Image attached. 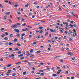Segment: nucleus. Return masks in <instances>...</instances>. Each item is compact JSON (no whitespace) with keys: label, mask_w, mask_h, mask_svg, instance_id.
<instances>
[{"label":"nucleus","mask_w":79,"mask_h":79,"mask_svg":"<svg viewBox=\"0 0 79 79\" xmlns=\"http://www.w3.org/2000/svg\"><path fill=\"white\" fill-rule=\"evenodd\" d=\"M8 42H6V43H5V45H8Z\"/></svg>","instance_id":"obj_47"},{"label":"nucleus","mask_w":79,"mask_h":79,"mask_svg":"<svg viewBox=\"0 0 79 79\" xmlns=\"http://www.w3.org/2000/svg\"><path fill=\"white\" fill-rule=\"evenodd\" d=\"M73 26V27H76V24H74Z\"/></svg>","instance_id":"obj_59"},{"label":"nucleus","mask_w":79,"mask_h":79,"mask_svg":"<svg viewBox=\"0 0 79 79\" xmlns=\"http://www.w3.org/2000/svg\"><path fill=\"white\" fill-rule=\"evenodd\" d=\"M51 69L52 71H53V69H54V67H52L51 68Z\"/></svg>","instance_id":"obj_40"},{"label":"nucleus","mask_w":79,"mask_h":79,"mask_svg":"<svg viewBox=\"0 0 79 79\" xmlns=\"http://www.w3.org/2000/svg\"><path fill=\"white\" fill-rule=\"evenodd\" d=\"M59 11H61L62 10L61 9V8H59Z\"/></svg>","instance_id":"obj_60"},{"label":"nucleus","mask_w":79,"mask_h":79,"mask_svg":"<svg viewBox=\"0 0 79 79\" xmlns=\"http://www.w3.org/2000/svg\"><path fill=\"white\" fill-rule=\"evenodd\" d=\"M15 50H17V51H18L19 50V49L17 48H15L14 49Z\"/></svg>","instance_id":"obj_34"},{"label":"nucleus","mask_w":79,"mask_h":79,"mask_svg":"<svg viewBox=\"0 0 79 79\" xmlns=\"http://www.w3.org/2000/svg\"><path fill=\"white\" fill-rule=\"evenodd\" d=\"M33 52V49H31L30 50V53H32Z\"/></svg>","instance_id":"obj_29"},{"label":"nucleus","mask_w":79,"mask_h":79,"mask_svg":"<svg viewBox=\"0 0 79 79\" xmlns=\"http://www.w3.org/2000/svg\"><path fill=\"white\" fill-rule=\"evenodd\" d=\"M53 32L55 33L56 32V30L55 29H54L53 30Z\"/></svg>","instance_id":"obj_23"},{"label":"nucleus","mask_w":79,"mask_h":79,"mask_svg":"<svg viewBox=\"0 0 79 79\" xmlns=\"http://www.w3.org/2000/svg\"><path fill=\"white\" fill-rule=\"evenodd\" d=\"M45 75V73H42L40 75L41 76H44Z\"/></svg>","instance_id":"obj_8"},{"label":"nucleus","mask_w":79,"mask_h":79,"mask_svg":"<svg viewBox=\"0 0 79 79\" xmlns=\"http://www.w3.org/2000/svg\"><path fill=\"white\" fill-rule=\"evenodd\" d=\"M58 40H61L62 39V37H60L58 38Z\"/></svg>","instance_id":"obj_35"},{"label":"nucleus","mask_w":79,"mask_h":79,"mask_svg":"<svg viewBox=\"0 0 79 79\" xmlns=\"http://www.w3.org/2000/svg\"><path fill=\"white\" fill-rule=\"evenodd\" d=\"M21 38L22 40H23V39H24V37H23V36H21Z\"/></svg>","instance_id":"obj_58"},{"label":"nucleus","mask_w":79,"mask_h":79,"mask_svg":"<svg viewBox=\"0 0 79 79\" xmlns=\"http://www.w3.org/2000/svg\"><path fill=\"white\" fill-rule=\"evenodd\" d=\"M16 36H17V37H21V35H20L19 34H18V35H17Z\"/></svg>","instance_id":"obj_57"},{"label":"nucleus","mask_w":79,"mask_h":79,"mask_svg":"<svg viewBox=\"0 0 79 79\" xmlns=\"http://www.w3.org/2000/svg\"><path fill=\"white\" fill-rule=\"evenodd\" d=\"M8 21H9V22H11V23L12 22V21L10 19H8Z\"/></svg>","instance_id":"obj_33"},{"label":"nucleus","mask_w":79,"mask_h":79,"mask_svg":"<svg viewBox=\"0 0 79 79\" xmlns=\"http://www.w3.org/2000/svg\"><path fill=\"white\" fill-rule=\"evenodd\" d=\"M14 31H15L17 33H19L20 31H19V30L18 29H15L14 30Z\"/></svg>","instance_id":"obj_2"},{"label":"nucleus","mask_w":79,"mask_h":79,"mask_svg":"<svg viewBox=\"0 0 79 79\" xmlns=\"http://www.w3.org/2000/svg\"><path fill=\"white\" fill-rule=\"evenodd\" d=\"M8 44L9 45H13V43L9 42Z\"/></svg>","instance_id":"obj_14"},{"label":"nucleus","mask_w":79,"mask_h":79,"mask_svg":"<svg viewBox=\"0 0 79 79\" xmlns=\"http://www.w3.org/2000/svg\"><path fill=\"white\" fill-rule=\"evenodd\" d=\"M24 57H22V58H20V60H24Z\"/></svg>","instance_id":"obj_26"},{"label":"nucleus","mask_w":79,"mask_h":79,"mask_svg":"<svg viewBox=\"0 0 79 79\" xmlns=\"http://www.w3.org/2000/svg\"><path fill=\"white\" fill-rule=\"evenodd\" d=\"M23 74V75H25L26 74V72H24Z\"/></svg>","instance_id":"obj_27"},{"label":"nucleus","mask_w":79,"mask_h":79,"mask_svg":"<svg viewBox=\"0 0 79 79\" xmlns=\"http://www.w3.org/2000/svg\"><path fill=\"white\" fill-rule=\"evenodd\" d=\"M39 29H43V27H39Z\"/></svg>","instance_id":"obj_36"},{"label":"nucleus","mask_w":79,"mask_h":79,"mask_svg":"<svg viewBox=\"0 0 79 79\" xmlns=\"http://www.w3.org/2000/svg\"><path fill=\"white\" fill-rule=\"evenodd\" d=\"M34 5H37V4H38V3H37V2H35L34 3Z\"/></svg>","instance_id":"obj_42"},{"label":"nucleus","mask_w":79,"mask_h":79,"mask_svg":"<svg viewBox=\"0 0 79 79\" xmlns=\"http://www.w3.org/2000/svg\"><path fill=\"white\" fill-rule=\"evenodd\" d=\"M52 76H54V77H56L57 75L56 74H53Z\"/></svg>","instance_id":"obj_28"},{"label":"nucleus","mask_w":79,"mask_h":79,"mask_svg":"<svg viewBox=\"0 0 79 79\" xmlns=\"http://www.w3.org/2000/svg\"><path fill=\"white\" fill-rule=\"evenodd\" d=\"M23 56V54H20V55H19L18 56H19V57H21Z\"/></svg>","instance_id":"obj_15"},{"label":"nucleus","mask_w":79,"mask_h":79,"mask_svg":"<svg viewBox=\"0 0 79 79\" xmlns=\"http://www.w3.org/2000/svg\"><path fill=\"white\" fill-rule=\"evenodd\" d=\"M48 35V32H46V34H44V36H46V35Z\"/></svg>","instance_id":"obj_13"},{"label":"nucleus","mask_w":79,"mask_h":79,"mask_svg":"<svg viewBox=\"0 0 79 79\" xmlns=\"http://www.w3.org/2000/svg\"><path fill=\"white\" fill-rule=\"evenodd\" d=\"M11 64H8L7 65V68H10V67H11Z\"/></svg>","instance_id":"obj_16"},{"label":"nucleus","mask_w":79,"mask_h":79,"mask_svg":"<svg viewBox=\"0 0 79 79\" xmlns=\"http://www.w3.org/2000/svg\"><path fill=\"white\" fill-rule=\"evenodd\" d=\"M26 52L27 53V56H30V54H29V52H28V51H26Z\"/></svg>","instance_id":"obj_5"},{"label":"nucleus","mask_w":79,"mask_h":79,"mask_svg":"<svg viewBox=\"0 0 79 79\" xmlns=\"http://www.w3.org/2000/svg\"><path fill=\"white\" fill-rule=\"evenodd\" d=\"M22 35V37H23V36H24V35H25V34H22V35Z\"/></svg>","instance_id":"obj_49"},{"label":"nucleus","mask_w":79,"mask_h":79,"mask_svg":"<svg viewBox=\"0 0 79 79\" xmlns=\"http://www.w3.org/2000/svg\"><path fill=\"white\" fill-rule=\"evenodd\" d=\"M5 34H4V33L2 34V35H1V37H2V38H4V37H5Z\"/></svg>","instance_id":"obj_11"},{"label":"nucleus","mask_w":79,"mask_h":79,"mask_svg":"<svg viewBox=\"0 0 79 79\" xmlns=\"http://www.w3.org/2000/svg\"><path fill=\"white\" fill-rule=\"evenodd\" d=\"M58 57H60V56H56L54 58V59H55V58H58Z\"/></svg>","instance_id":"obj_43"},{"label":"nucleus","mask_w":79,"mask_h":79,"mask_svg":"<svg viewBox=\"0 0 79 79\" xmlns=\"http://www.w3.org/2000/svg\"><path fill=\"white\" fill-rule=\"evenodd\" d=\"M72 15L73 16H74V17H76V15L74 14V12H72Z\"/></svg>","instance_id":"obj_9"},{"label":"nucleus","mask_w":79,"mask_h":79,"mask_svg":"<svg viewBox=\"0 0 79 79\" xmlns=\"http://www.w3.org/2000/svg\"><path fill=\"white\" fill-rule=\"evenodd\" d=\"M67 55H69V56H73V53H72L71 52H69L68 53Z\"/></svg>","instance_id":"obj_4"},{"label":"nucleus","mask_w":79,"mask_h":79,"mask_svg":"<svg viewBox=\"0 0 79 79\" xmlns=\"http://www.w3.org/2000/svg\"><path fill=\"white\" fill-rule=\"evenodd\" d=\"M26 26V23H23V24L21 26L22 27H23L24 26Z\"/></svg>","instance_id":"obj_12"},{"label":"nucleus","mask_w":79,"mask_h":79,"mask_svg":"<svg viewBox=\"0 0 79 79\" xmlns=\"http://www.w3.org/2000/svg\"><path fill=\"white\" fill-rule=\"evenodd\" d=\"M74 77H71V79H74Z\"/></svg>","instance_id":"obj_64"},{"label":"nucleus","mask_w":79,"mask_h":79,"mask_svg":"<svg viewBox=\"0 0 79 79\" xmlns=\"http://www.w3.org/2000/svg\"><path fill=\"white\" fill-rule=\"evenodd\" d=\"M10 12H7L5 13L6 15H10Z\"/></svg>","instance_id":"obj_6"},{"label":"nucleus","mask_w":79,"mask_h":79,"mask_svg":"<svg viewBox=\"0 0 79 79\" xmlns=\"http://www.w3.org/2000/svg\"><path fill=\"white\" fill-rule=\"evenodd\" d=\"M73 31L74 32H75V33H76V31L74 29L73 30Z\"/></svg>","instance_id":"obj_44"},{"label":"nucleus","mask_w":79,"mask_h":79,"mask_svg":"<svg viewBox=\"0 0 79 79\" xmlns=\"http://www.w3.org/2000/svg\"><path fill=\"white\" fill-rule=\"evenodd\" d=\"M9 35L11 38H12V37H13V34H10Z\"/></svg>","instance_id":"obj_17"},{"label":"nucleus","mask_w":79,"mask_h":79,"mask_svg":"<svg viewBox=\"0 0 79 79\" xmlns=\"http://www.w3.org/2000/svg\"><path fill=\"white\" fill-rule=\"evenodd\" d=\"M11 56L12 57H14V56H15V55H14L13 54H12L11 55Z\"/></svg>","instance_id":"obj_51"},{"label":"nucleus","mask_w":79,"mask_h":79,"mask_svg":"<svg viewBox=\"0 0 79 79\" xmlns=\"http://www.w3.org/2000/svg\"><path fill=\"white\" fill-rule=\"evenodd\" d=\"M17 41H18V39H15L14 40V42H17Z\"/></svg>","instance_id":"obj_20"},{"label":"nucleus","mask_w":79,"mask_h":79,"mask_svg":"<svg viewBox=\"0 0 79 79\" xmlns=\"http://www.w3.org/2000/svg\"><path fill=\"white\" fill-rule=\"evenodd\" d=\"M60 63H62V62H63V59L60 60Z\"/></svg>","instance_id":"obj_30"},{"label":"nucleus","mask_w":79,"mask_h":79,"mask_svg":"<svg viewBox=\"0 0 79 79\" xmlns=\"http://www.w3.org/2000/svg\"><path fill=\"white\" fill-rule=\"evenodd\" d=\"M50 31L52 32H53V30L52 29H50Z\"/></svg>","instance_id":"obj_37"},{"label":"nucleus","mask_w":79,"mask_h":79,"mask_svg":"<svg viewBox=\"0 0 79 79\" xmlns=\"http://www.w3.org/2000/svg\"><path fill=\"white\" fill-rule=\"evenodd\" d=\"M11 27L12 28H17V27H18V25H16V24H15L14 25L11 26Z\"/></svg>","instance_id":"obj_1"},{"label":"nucleus","mask_w":79,"mask_h":79,"mask_svg":"<svg viewBox=\"0 0 79 79\" xmlns=\"http://www.w3.org/2000/svg\"><path fill=\"white\" fill-rule=\"evenodd\" d=\"M8 71L9 73H10V72H11V69L8 70Z\"/></svg>","instance_id":"obj_56"},{"label":"nucleus","mask_w":79,"mask_h":79,"mask_svg":"<svg viewBox=\"0 0 79 79\" xmlns=\"http://www.w3.org/2000/svg\"><path fill=\"white\" fill-rule=\"evenodd\" d=\"M4 39L5 40H8V37H6L4 38Z\"/></svg>","instance_id":"obj_10"},{"label":"nucleus","mask_w":79,"mask_h":79,"mask_svg":"<svg viewBox=\"0 0 79 79\" xmlns=\"http://www.w3.org/2000/svg\"><path fill=\"white\" fill-rule=\"evenodd\" d=\"M17 45H18V46H19V47H21V45H20V44H19L18 43H17Z\"/></svg>","instance_id":"obj_21"},{"label":"nucleus","mask_w":79,"mask_h":79,"mask_svg":"<svg viewBox=\"0 0 79 79\" xmlns=\"http://www.w3.org/2000/svg\"><path fill=\"white\" fill-rule=\"evenodd\" d=\"M16 74V73H15V74H12V76H16V74Z\"/></svg>","instance_id":"obj_52"},{"label":"nucleus","mask_w":79,"mask_h":79,"mask_svg":"<svg viewBox=\"0 0 79 79\" xmlns=\"http://www.w3.org/2000/svg\"><path fill=\"white\" fill-rule=\"evenodd\" d=\"M17 25H18V26H20L21 25V24L19 23H17Z\"/></svg>","instance_id":"obj_53"},{"label":"nucleus","mask_w":79,"mask_h":79,"mask_svg":"<svg viewBox=\"0 0 79 79\" xmlns=\"http://www.w3.org/2000/svg\"><path fill=\"white\" fill-rule=\"evenodd\" d=\"M9 4H10V5H11V2H10V1H9Z\"/></svg>","instance_id":"obj_46"},{"label":"nucleus","mask_w":79,"mask_h":79,"mask_svg":"<svg viewBox=\"0 0 79 79\" xmlns=\"http://www.w3.org/2000/svg\"><path fill=\"white\" fill-rule=\"evenodd\" d=\"M19 6L18 5H14L15 7H18Z\"/></svg>","instance_id":"obj_32"},{"label":"nucleus","mask_w":79,"mask_h":79,"mask_svg":"<svg viewBox=\"0 0 79 79\" xmlns=\"http://www.w3.org/2000/svg\"><path fill=\"white\" fill-rule=\"evenodd\" d=\"M4 2H6V3H8V1H5Z\"/></svg>","instance_id":"obj_62"},{"label":"nucleus","mask_w":79,"mask_h":79,"mask_svg":"<svg viewBox=\"0 0 79 79\" xmlns=\"http://www.w3.org/2000/svg\"><path fill=\"white\" fill-rule=\"evenodd\" d=\"M36 44H37V42H34L33 43V44H34V45H36Z\"/></svg>","instance_id":"obj_50"},{"label":"nucleus","mask_w":79,"mask_h":79,"mask_svg":"<svg viewBox=\"0 0 79 79\" xmlns=\"http://www.w3.org/2000/svg\"><path fill=\"white\" fill-rule=\"evenodd\" d=\"M36 74H37V75H39V74H40V73H37Z\"/></svg>","instance_id":"obj_54"},{"label":"nucleus","mask_w":79,"mask_h":79,"mask_svg":"<svg viewBox=\"0 0 79 79\" xmlns=\"http://www.w3.org/2000/svg\"><path fill=\"white\" fill-rule=\"evenodd\" d=\"M35 18V16L34 15H32V18Z\"/></svg>","instance_id":"obj_63"},{"label":"nucleus","mask_w":79,"mask_h":79,"mask_svg":"<svg viewBox=\"0 0 79 79\" xmlns=\"http://www.w3.org/2000/svg\"><path fill=\"white\" fill-rule=\"evenodd\" d=\"M33 56H34V55L32 54L31 55V56H30V58H32V57H33Z\"/></svg>","instance_id":"obj_24"},{"label":"nucleus","mask_w":79,"mask_h":79,"mask_svg":"<svg viewBox=\"0 0 79 79\" xmlns=\"http://www.w3.org/2000/svg\"><path fill=\"white\" fill-rule=\"evenodd\" d=\"M72 40V39L71 38H70L69 39V41H71Z\"/></svg>","instance_id":"obj_55"},{"label":"nucleus","mask_w":79,"mask_h":79,"mask_svg":"<svg viewBox=\"0 0 79 79\" xmlns=\"http://www.w3.org/2000/svg\"><path fill=\"white\" fill-rule=\"evenodd\" d=\"M41 52V51H38L36 52V53H37V54H39V53H40Z\"/></svg>","instance_id":"obj_7"},{"label":"nucleus","mask_w":79,"mask_h":79,"mask_svg":"<svg viewBox=\"0 0 79 79\" xmlns=\"http://www.w3.org/2000/svg\"><path fill=\"white\" fill-rule=\"evenodd\" d=\"M17 53L18 54H21V51H18L17 52Z\"/></svg>","instance_id":"obj_25"},{"label":"nucleus","mask_w":79,"mask_h":79,"mask_svg":"<svg viewBox=\"0 0 79 79\" xmlns=\"http://www.w3.org/2000/svg\"><path fill=\"white\" fill-rule=\"evenodd\" d=\"M65 73H66V74H68V73H69L68 71H65Z\"/></svg>","instance_id":"obj_39"},{"label":"nucleus","mask_w":79,"mask_h":79,"mask_svg":"<svg viewBox=\"0 0 79 79\" xmlns=\"http://www.w3.org/2000/svg\"><path fill=\"white\" fill-rule=\"evenodd\" d=\"M0 30L1 31H4V30H5V28H1Z\"/></svg>","instance_id":"obj_19"},{"label":"nucleus","mask_w":79,"mask_h":79,"mask_svg":"<svg viewBox=\"0 0 79 79\" xmlns=\"http://www.w3.org/2000/svg\"><path fill=\"white\" fill-rule=\"evenodd\" d=\"M39 72H40L41 73H44V70H40L39 71Z\"/></svg>","instance_id":"obj_22"},{"label":"nucleus","mask_w":79,"mask_h":79,"mask_svg":"<svg viewBox=\"0 0 79 79\" xmlns=\"http://www.w3.org/2000/svg\"><path fill=\"white\" fill-rule=\"evenodd\" d=\"M9 50H10V51H12L13 49L12 48H9Z\"/></svg>","instance_id":"obj_41"},{"label":"nucleus","mask_w":79,"mask_h":79,"mask_svg":"<svg viewBox=\"0 0 79 79\" xmlns=\"http://www.w3.org/2000/svg\"><path fill=\"white\" fill-rule=\"evenodd\" d=\"M30 4H31L29 2H28L27 5H25V8H27V7H28V6H29V5H30Z\"/></svg>","instance_id":"obj_3"},{"label":"nucleus","mask_w":79,"mask_h":79,"mask_svg":"<svg viewBox=\"0 0 79 79\" xmlns=\"http://www.w3.org/2000/svg\"><path fill=\"white\" fill-rule=\"evenodd\" d=\"M39 33H40V34H43V31L40 30V31H39Z\"/></svg>","instance_id":"obj_18"},{"label":"nucleus","mask_w":79,"mask_h":79,"mask_svg":"<svg viewBox=\"0 0 79 79\" xmlns=\"http://www.w3.org/2000/svg\"><path fill=\"white\" fill-rule=\"evenodd\" d=\"M0 8H3V6L2 4H0Z\"/></svg>","instance_id":"obj_48"},{"label":"nucleus","mask_w":79,"mask_h":79,"mask_svg":"<svg viewBox=\"0 0 79 79\" xmlns=\"http://www.w3.org/2000/svg\"><path fill=\"white\" fill-rule=\"evenodd\" d=\"M25 31H28L29 29H28L27 28H25Z\"/></svg>","instance_id":"obj_31"},{"label":"nucleus","mask_w":79,"mask_h":79,"mask_svg":"<svg viewBox=\"0 0 79 79\" xmlns=\"http://www.w3.org/2000/svg\"><path fill=\"white\" fill-rule=\"evenodd\" d=\"M5 35H8V33L7 32H5Z\"/></svg>","instance_id":"obj_38"},{"label":"nucleus","mask_w":79,"mask_h":79,"mask_svg":"<svg viewBox=\"0 0 79 79\" xmlns=\"http://www.w3.org/2000/svg\"><path fill=\"white\" fill-rule=\"evenodd\" d=\"M69 26H70V27H73V25L72 24H70L69 25Z\"/></svg>","instance_id":"obj_45"},{"label":"nucleus","mask_w":79,"mask_h":79,"mask_svg":"<svg viewBox=\"0 0 79 79\" xmlns=\"http://www.w3.org/2000/svg\"><path fill=\"white\" fill-rule=\"evenodd\" d=\"M71 23H72V24H74V22L72 21H70Z\"/></svg>","instance_id":"obj_61"}]
</instances>
